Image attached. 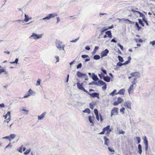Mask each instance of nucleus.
<instances>
[{"instance_id": "nucleus-45", "label": "nucleus", "mask_w": 155, "mask_h": 155, "mask_svg": "<svg viewBox=\"0 0 155 155\" xmlns=\"http://www.w3.org/2000/svg\"><path fill=\"white\" fill-rule=\"evenodd\" d=\"M89 105L90 108L91 109H93L94 108V105L93 104L90 103Z\"/></svg>"}, {"instance_id": "nucleus-37", "label": "nucleus", "mask_w": 155, "mask_h": 155, "mask_svg": "<svg viewBox=\"0 0 155 155\" xmlns=\"http://www.w3.org/2000/svg\"><path fill=\"white\" fill-rule=\"evenodd\" d=\"M22 111H24L25 112L24 113V114L25 115H27L28 114V111L24 109H22L21 110Z\"/></svg>"}, {"instance_id": "nucleus-54", "label": "nucleus", "mask_w": 155, "mask_h": 155, "mask_svg": "<svg viewBox=\"0 0 155 155\" xmlns=\"http://www.w3.org/2000/svg\"><path fill=\"white\" fill-rule=\"evenodd\" d=\"M82 58H89V57L87 55H81Z\"/></svg>"}, {"instance_id": "nucleus-23", "label": "nucleus", "mask_w": 155, "mask_h": 155, "mask_svg": "<svg viewBox=\"0 0 155 155\" xmlns=\"http://www.w3.org/2000/svg\"><path fill=\"white\" fill-rule=\"evenodd\" d=\"M94 117H92L91 116H89L88 117L89 120L91 123L93 124V120H94Z\"/></svg>"}, {"instance_id": "nucleus-56", "label": "nucleus", "mask_w": 155, "mask_h": 155, "mask_svg": "<svg viewBox=\"0 0 155 155\" xmlns=\"http://www.w3.org/2000/svg\"><path fill=\"white\" fill-rule=\"evenodd\" d=\"M117 65L119 66H121L122 65H124V63H121L120 62H118L117 64Z\"/></svg>"}, {"instance_id": "nucleus-27", "label": "nucleus", "mask_w": 155, "mask_h": 155, "mask_svg": "<svg viewBox=\"0 0 155 155\" xmlns=\"http://www.w3.org/2000/svg\"><path fill=\"white\" fill-rule=\"evenodd\" d=\"M108 150L110 152H111V154H114V150L113 148H111L110 147L108 148Z\"/></svg>"}, {"instance_id": "nucleus-4", "label": "nucleus", "mask_w": 155, "mask_h": 155, "mask_svg": "<svg viewBox=\"0 0 155 155\" xmlns=\"http://www.w3.org/2000/svg\"><path fill=\"white\" fill-rule=\"evenodd\" d=\"M130 75V76L128 77L129 79L131 78L132 77L139 78L140 76V74L139 72H134L131 73Z\"/></svg>"}, {"instance_id": "nucleus-20", "label": "nucleus", "mask_w": 155, "mask_h": 155, "mask_svg": "<svg viewBox=\"0 0 155 155\" xmlns=\"http://www.w3.org/2000/svg\"><path fill=\"white\" fill-rule=\"evenodd\" d=\"M105 34L108 35V37L110 38H111L112 37V36L111 34V33L110 31H107L105 32Z\"/></svg>"}, {"instance_id": "nucleus-47", "label": "nucleus", "mask_w": 155, "mask_h": 155, "mask_svg": "<svg viewBox=\"0 0 155 155\" xmlns=\"http://www.w3.org/2000/svg\"><path fill=\"white\" fill-rule=\"evenodd\" d=\"M101 70L105 74H107V72L103 68H101Z\"/></svg>"}, {"instance_id": "nucleus-21", "label": "nucleus", "mask_w": 155, "mask_h": 155, "mask_svg": "<svg viewBox=\"0 0 155 155\" xmlns=\"http://www.w3.org/2000/svg\"><path fill=\"white\" fill-rule=\"evenodd\" d=\"M134 140L135 141L137 142V143L139 144L140 142V139L139 137H135L134 138Z\"/></svg>"}, {"instance_id": "nucleus-63", "label": "nucleus", "mask_w": 155, "mask_h": 155, "mask_svg": "<svg viewBox=\"0 0 155 155\" xmlns=\"http://www.w3.org/2000/svg\"><path fill=\"white\" fill-rule=\"evenodd\" d=\"M56 19L57 20V23L58 24L60 21V19L59 17H57Z\"/></svg>"}, {"instance_id": "nucleus-18", "label": "nucleus", "mask_w": 155, "mask_h": 155, "mask_svg": "<svg viewBox=\"0 0 155 155\" xmlns=\"http://www.w3.org/2000/svg\"><path fill=\"white\" fill-rule=\"evenodd\" d=\"M125 90L124 89H122L120 90L116 94H120L123 95L124 94Z\"/></svg>"}, {"instance_id": "nucleus-16", "label": "nucleus", "mask_w": 155, "mask_h": 155, "mask_svg": "<svg viewBox=\"0 0 155 155\" xmlns=\"http://www.w3.org/2000/svg\"><path fill=\"white\" fill-rule=\"evenodd\" d=\"M25 18L24 20V21L25 22H28L29 20H31V17H29L27 15H26L25 14Z\"/></svg>"}, {"instance_id": "nucleus-55", "label": "nucleus", "mask_w": 155, "mask_h": 155, "mask_svg": "<svg viewBox=\"0 0 155 155\" xmlns=\"http://www.w3.org/2000/svg\"><path fill=\"white\" fill-rule=\"evenodd\" d=\"M120 104L118 102V101H115L114 103H113V105L114 106H116L117 105H118V104Z\"/></svg>"}, {"instance_id": "nucleus-57", "label": "nucleus", "mask_w": 155, "mask_h": 155, "mask_svg": "<svg viewBox=\"0 0 155 155\" xmlns=\"http://www.w3.org/2000/svg\"><path fill=\"white\" fill-rule=\"evenodd\" d=\"M130 62V61L129 60H127V61H126L124 63V65H126L127 64L129 63Z\"/></svg>"}, {"instance_id": "nucleus-41", "label": "nucleus", "mask_w": 155, "mask_h": 155, "mask_svg": "<svg viewBox=\"0 0 155 155\" xmlns=\"http://www.w3.org/2000/svg\"><path fill=\"white\" fill-rule=\"evenodd\" d=\"M30 96H31V95L29 94V93L28 92L25 96H24L23 98H27Z\"/></svg>"}, {"instance_id": "nucleus-49", "label": "nucleus", "mask_w": 155, "mask_h": 155, "mask_svg": "<svg viewBox=\"0 0 155 155\" xmlns=\"http://www.w3.org/2000/svg\"><path fill=\"white\" fill-rule=\"evenodd\" d=\"M79 38H78L76 39L75 40H74L71 41H70V42H76L78 41V40Z\"/></svg>"}, {"instance_id": "nucleus-36", "label": "nucleus", "mask_w": 155, "mask_h": 155, "mask_svg": "<svg viewBox=\"0 0 155 155\" xmlns=\"http://www.w3.org/2000/svg\"><path fill=\"white\" fill-rule=\"evenodd\" d=\"M135 41L136 42H139V43H142L143 42V40L142 39H140L139 40H138L137 39H134Z\"/></svg>"}, {"instance_id": "nucleus-48", "label": "nucleus", "mask_w": 155, "mask_h": 155, "mask_svg": "<svg viewBox=\"0 0 155 155\" xmlns=\"http://www.w3.org/2000/svg\"><path fill=\"white\" fill-rule=\"evenodd\" d=\"M11 117H9L6 120L4 121V123L6 122L7 123H8L11 120Z\"/></svg>"}, {"instance_id": "nucleus-31", "label": "nucleus", "mask_w": 155, "mask_h": 155, "mask_svg": "<svg viewBox=\"0 0 155 155\" xmlns=\"http://www.w3.org/2000/svg\"><path fill=\"white\" fill-rule=\"evenodd\" d=\"M118 58L119 61L121 62H123L124 61V60L122 57L120 56H118Z\"/></svg>"}, {"instance_id": "nucleus-46", "label": "nucleus", "mask_w": 155, "mask_h": 155, "mask_svg": "<svg viewBox=\"0 0 155 155\" xmlns=\"http://www.w3.org/2000/svg\"><path fill=\"white\" fill-rule=\"evenodd\" d=\"M117 45L122 50H123V46H122L121 45H120L119 43H117Z\"/></svg>"}, {"instance_id": "nucleus-32", "label": "nucleus", "mask_w": 155, "mask_h": 155, "mask_svg": "<svg viewBox=\"0 0 155 155\" xmlns=\"http://www.w3.org/2000/svg\"><path fill=\"white\" fill-rule=\"evenodd\" d=\"M12 139H13L15 138L16 137V135L14 134H11L9 136Z\"/></svg>"}, {"instance_id": "nucleus-1", "label": "nucleus", "mask_w": 155, "mask_h": 155, "mask_svg": "<svg viewBox=\"0 0 155 155\" xmlns=\"http://www.w3.org/2000/svg\"><path fill=\"white\" fill-rule=\"evenodd\" d=\"M56 46L59 50H63L64 51V45L62 44V42L58 40H57L55 42Z\"/></svg>"}, {"instance_id": "nucleus-34", "label": "nucleus", "mask_w": 155, "mask_h": 155, "mask_svg": "<svg viewBox=\"0 0 155 155\" xmlns=\"http://www.w3.org/2000/svg\"><path fill=\"white\" fill-rule=\"evenodd\" d=\"M41 81V80L40 79H38L36 83V85L37 86L40 85Z\"/></svg>"}, {"instance_id": "nucleus-25", "label": "nucleus", "mask_w": 155, "mask_h": 155, "mask_svg": "<svg viewBox=\"0 0 155 155\" xmlns=\"http://www.w3.org/2000/svg\"><path fill=\"white\" fill-rule=\"evenodd\" d=\"M100 58V56L97 54L94 55L93 57V58L94 60H98Z\"/></svg>"}, {"instance_id": "nucleus-43", "label": "nucleus", "mask_w": 155, "mask_h": 155, "mask_svg": "<svg viewBox=\"0 0 155 155\" xmlns=\"http://www.w3.org/2000/svg\"><path fill=\"white\" fill-rule=\"evenodd\" d=\"M54 58L56 60V62L59 61V57L58 56H57V55L55 56L54 57Z\"/></svg>"}, {"instance_id": "nucleus-62", "label": "nucleus", "mask_w": 155, "mask_h": 155, "mask_svg": "<svg viewBox=\"0 0 155 155\" xmlns=\"http://www.w3.org/2000/svg\"><path fill=\"white\" fill-rule=\"evenodd\" d=\"M107 30V28H103L101 30V32H103Z\"/></svg>"}, {"instance_id": "nucleus-29", "label": "nucleus", "mask_w": 155, "mask_h": 155, "mask_svg": "<svg viewBox=\"0 0 155 155\" xmlns=\"http://www.w3.org/2000/svg\"><path fill=\"white\" fill-rule=\"evenodd\" d=\"M83 111V112H84V113H87L88 114H89L90 113V110L89 108H86V109L84 110Z\"/></svg>"}, {"instance_id": "nucleus-58", "label": "nucleus", "mask_w": 155, "mask_h": 155, "mask_svg": "<svg viewBox=\"0 0 155 155\" xmlns=\"http://www.w3.org/2000/svg\"><path fill=\"white\" fill-rule=\"evenodd\" d=\"M119 134H124L125 133L124 131L122 130H120L119 131Z\"/></svg>"}, {"instance_id": "nucleus-2", "label": "nucleus", "mask_w": 155, "mask_h": 155, "mask_svg": "<svg viewBox=\"0 0 155 155\" xmlns=\"http://www.w3.org/2000/svg\"><path fill=\"white\" fill-rule=\"evenodd\" d=\"M43 35V34L38 35L34 33H33L29 38H31L32 37H33L32 38L34 40H36L41 38Z\"/></svg>"}, {"instance_id": "nucleus-39", "label": "nucleus", "mask_w": 155, "mask_h": 155, "mask_svg": "<svg viewBox=\"0 0 155 155\" xmlns=\"http://www.w3.org/2000/svg\"><path fill=\"white\" fill-rule=\"evenodd\" d=\"M3 72L4 73V74L5 75V77H8L9 76L8 72L7 71H5V70Z\"/></svg>"}, {"instance_id": "nucleus-24", "label": "nucleus", "mask_w": 155, "mask_h": 155, "mask_svg": "<svg viewBox=\"0 0 155 155\" xmlns=\"http://www.w3.org/2000/svg\"><path fill=\"white\" fill-rule=\"evenodd\" d=\"M93 74L94 75L92 78L93 80L95 81H97L98 79V78H97V76L94 75V73Z\"/></svg>"}, {"instance_id": "nucleus-26", "label": "nucleus", "mask_w": 155, "mask_h": 155, "mask_svg": "<svg viewBox=\"0 0 155 155\" xmlns=\"http://www.w3.org/2000/svg\"><path fill=\"white\" fill-rule=\"evenodd\" d=\"M137 13H139L140 14V17H141L143 18V19H144L145 18V17L144 15L141 13L139 11H137Z\"/></svg>"}, {"instance_id": "nucleus-22", "label": "nucleus", "mask_w": 155, "mask_h": 155, "mask_svg": "<svg viewBox=\"0 0 155 155\" xmlns=\"http://www.w3.org/2000/svg\"><path fill=\"white\" fill-rule=\"evenodd\" d=\"M28 92L31 95H34L35 94V92H33L31 89H29Z\"/></svg>"}, {"instance_id": "nucleus-35", "label": "nucleus", "mask_w": 155, "mask_h": 155, "mask_svg": "<svg viewBox=\"0 0 155 155\" xmlns=\"http://www.w3.org/2000/svg\"><path fill=\"white\" fill-rule=\"evenodd\" d=\"M89 85H91V84H95L97 85H99V84L96 82H94L93 81L91 82L90 83H89Z\"/></svg>"}, {"instance_id": "nucleus-40", "label": "nucleus", "mask_w": 155, "mask_h": 155, "mask_svg": "<svg viewBox=\"0 0 155 155\" xmlns=\"http://www.w3.org/2000/svg\"><path fill=\"white\" fill-rule=\"evenodd\" d=\"M139 21V23L141 24L143 26H144V24L143 23L141 19H138Z\"/></svg>"}, {"instance_id": "nucleus-15", "label": "nucleus", "mask_w": 155, "mask_h": 155, "mask_svg": "<svg viewBox=\"0 0 155 155\" xmlns=\"http://www.w3.org/2000/svg\"><path fill=\"white\" fill-rule=\"evenodd\" d=\"M104 144L106 146H108L109 145V140L106 137L104 136Z\"/></svg>"}, {"instance_id": "nucleus-61", "label": "nucleus", "mask_w": 155, "mask_h": 155, "mask_svg": "<svg viewBox=\"0 0 155 155\" xmlns=\"http://www.w3.org/2000/svg\"><path fill=\"white\" fill-rule=\"evenodd\" d=\"M6 115H7V116H8L9 117H11V116L10 115V111H8Z\"/></svg>"}, {"instance_id": "nucleus-51", "label": "nucleus", "mask_w": 155, "mask_h": 155, "mask_svg": "<svg viewBox=\"0 0 155 155\" xmlns=\"http://www.w3.org/2000/svg\"><path fill=\"white\" fill-rule=\"evenodd\" d=\"M150 44L152 45L153 46L155 45V40L152 41H150Z\"/></svg>"}, {"instance_id": "nucleus-19", "label": "nucleus", "mask_w": 155, "mask_h": 155, "mask_svg": "<svg viewBox=\"0 0 155 155\" xmlns=\"http://www.w3.org/2000/svg\"><path fill=\"white\" fill-rule=\"evenodd\" d=\"M104 80L107 82H109L110 81V78L108 76L104 77Z\"/></svg>"}, {"instance_id": "nucleus-53", "label": "nucleus", "mask_w": 155, "mask_h": 155, "mask_svg": "<svg viewBox=\"0 0 155 155\" xmlns=\"http://www.w3.org/2000/svg\"><path fill=\"white\" fill-rule=\"evenodd\" d=\"M81 66H82V64H81V63H80L77 66V69L80 68H81Z\"/></svg>"}, {"instance_id": "nucleus-5", "label": "nucleus", "mask_w": 155, "mask_h": 155, "mask_svg": "<svg viewBox=\"0 0 155 155\" xmlns=\"http://www.w3.org/2000/svg\"><path fill=\"white\" fill-rule=\"evenodd\" d=\"M83 84V83L81 84L79 82H78L77 84V87L80 90L83 91L86 93L87 92V91L82 86Z\"/></svg>"}, {"instance_id": "nucleus-28", "label": "nucleus", "mask_w": 155, "mask_h": 155, "mask_svg": "<svg viewBox=\"0 0 155 155\" xmlns=\"http://www.w3.org/2000/svg\"><path fill=\"white\" fill-rule=\"evenodd\" d=\"M98 82V84H99L101 85H104L106 84L105 82L101 80H99Z\"/></svg>"}, {"instance_id": "nucleus-10", "label": "nucleus", "mask_w": 155, "mask_h": 155, "mask_svg": "<svg viewBox=\"0 0 155 155\" xmlns=\"http://www.w3.org/2000/svg\"><path fill=\"white\" fill-rule=\"evenodd\" d=\"M118 109L117 108H114L111 111V116H112L113 115H117L118 113Z\"/></svg>"}, {"instance_id": "nucleus-7", "label": "nucleus", "mask_w": 155, "mask_h": 155, "mask_svg": "<svg viewBox=\"0 0 155 155\" xmlns=\"http://www.w3.org/2000/svg\"><path fill=\"white\" fill-rule=\"evenodd\" d=\"M109 52V51L107 49H106L104 51H102L101 53V58H103L104 57L107 56Z\"/></svg>"}, {"instance_id": "nucleus-12", "label": "nucleus", "mask_w": 155, "mask_h": 155, "mask_svg": "<svg viewBox=\"0 0 155 155\" xmlns=\"http://www.w3.org/2000/svg\"><path fill=\"white\" fill-rule=\"evenodd\" d=\"M131 83L132 84V85H131L130 87L128 89V92L129 93V94H130V92L131 91H132L134 89L133 86L134 85H135L136 83L134 81H132Z\"/></svg>"}, {"instance_id": "nucleus-38", "label": "nucleus", "mask_w": 155, "mask_h": 155, "mask_svg": "<svg viewBox=\"0 0 155 155\" xmlns=\"http://www.w3.org/2000/svg\"><path fill=\"white\" fill-rule=\"evenodd\" d=\"M98 75L101 79H102L103 78H104V76L103 74L102 73H101V74H99Z\"/></svg>"}, {"instance_id": "nucleus-8", "label": "nucleus", "mask_w": 155, "mask_h": 155, "mask_svg": "<svg viewBox=\"0 0 155 155\" xmlns=\"http://www.w3.org/2000/svg\"><path fill=\"white\" fill-rule=\"evenodd\" d=\"M131 102L130 101H128L127 102H125L124 104V106L126 107L127 108L131 109Z\"/></svg>"}, {"instance_id": "nucleus-9", "label": "nucleus", "mask_w": 155, "mask_h": 155, "mask_svg": "<svg viewBox=\"0 0 155 155\" xmlns=\"http://www.w3.org/2000/svg\"><path fill=\"white\" fill-rule=\"evenodd\" d=\"M110 126L108 125L103 129L105 132L106 131V134H109L111 131V130L110 129Z\"/></svg>"}, {"instance_id": "nucleus-14", "label": "nucleus", "mask_w": 155, "mask_h": 155, "mask_svg": "<svg viewBox=\"0 0 155 155\" xmlns=\"http://www.w3.org/2000/svg\"><path fill=\"white\" fill-rule=\"evenodd\" d=\"M46 112H44L41 115L38 116V119L39 120H41L43 119L45 114H46Z\"/></svg>"}, {"instance_id": "nucleus-17", "label": "nucleus", "mask_w": 155, "mask_h": 155, "mask_svg": "<svg viewBox=\"0 0 155 155\" xmlns=\"http://www.w3.org/2000/svg\"><path fill=\"white\" fill-rule=\"evenodd\" d=\"M138 152L140 154H141L142 153V147L140 144H139L138 145Z\"/></svg>"}, {"instance_id": "nucleus-3", "label": "nucleus", "mask_w": 155, "mask_h": 155, "mask_svg": "<svg viewBox=\"0 0 155 155\" xmlns=\"http://www.w3.org/2000/svg\"><path fill=\"white\" fill-rule=\"evenodd\" d=\"M58 14L56 13H54L52 14H51L47 15V16L46 17L42 19V20H49L51 18H53L55 16H58Z\"/></svg>"}, {"instance_id": "nucleus-33", "label": "nucleus", "mask_w": 155, "mask_h": 155, "mask_svg": "<svg viewBox=\"0 0 155 155\" xmlns=\"http://www.w3.org/2000/svg\"><path fill=\"white\" fill-rule=\"evenodd\" d=\"M31 149H28L26 151L24 152V154L25 155L28 154L30 153V152L31 151Z\"/></svg>"}, {"instance_id": "nucleus-60", "label": "nucleus", "mask_w": 155, "mask_h": 155, "mask_svg": "<svg viewBox=\"0 0 155 155\" xmlns=\"http://www.w3.org/2000/svg\"><path fill=\"white\" fill-rule=\"evenodd\" d=\"M107 85H106V84L104 85V86H103L102 87V88L103 90H105L106 89Z\"/></svg>"}, {"instance_id": "nucleus-59", "label": "nucleus", "mask_w": 155, "mask_h": 155, "mask_svg": "<svg viewBox=\"0 0 155 155\" xmlns=\"http://www.w3.org/2000/svg\"><path fill=\"white\" fill-rule=\"evenodd\" d=\"M5 107V106L4 104L2 103V104H0V108H4Z\"/></svg>"}, {"instance_id": "nucleus-52", "label": "nucleus", "mask_w": 155, "mask_h": 155, "mask_svg": "<svg viewBox=\"0 0 155 155\" xmlns=\"http://www.w3.org/2000/svg\"><path fill=\"white\" fill-rule=\"evenodd\" d=\"M94 113H95V115L98 114V110L96 109H94Z\"/></svg>"}, {"instance_id": "nucleus-42", "label": "nucleus", "mask_w": 155, "mask_h": 155, "mask_svg": "<svg viewBox=\"0 0 155 155\" xmlns=\"http://www.w3.org/2000/svg\"><path fill=\"white\" fill-rule=\"evenodd\" d=\"M135 25L137 26V27L138 28L137 30L138 31H139L141 29V28L139 27V25L137 22H136Z\"/></svg>"}, {"instance_id": "nucleus-50", "label": "nucleus", "mask_w": 155, "mask_h": 155, "mask_svg": "<svg viewBox=\"0 0 155 155\" xmlns=\"http://www.w3.org/2000/svg\"><path fill=\"white\" fill-rule=\"evenodd\" d=\"M143 20L145 23H146L147 25H148V23L147 22V20L145 19H145H143Z\"/></svg>"}, {"instance_id": "nucleus-30", "label": "nucleus", "mask_w": 155, "mask_h": 155, "mask_svg": "<svg viewBox=\"0 0 155 155\" xmlns=\"http://www.w3.org/2000/svg\"><path fill=\"white\" fill-rule=\"evenodd\" d=\"M117 101L119 104H120L123 101V100L120 97H118Z\"/></svg>"}, {"instance_id": "nucleus-6", "label": "nucleus", "mask_w": 155, "mask_h": 155, "mask_svg": "<svg viewBox=\"0 0 155 155\" xmlns=\"http://www.w3.org/2000/svg\"><path fill=\"white\" fill-rule=\"evenodd\" d=\"M143 142L145 145V150L147 151L148 149V143L147 138L145 136L144 137Z\"/></svg>"}, {"instance_id": "nucleus-64", "label": "nucleus", "mask_w": 155, "mask_h": 155, "mask_svg": "<svg viewBox=\"0 0 155 155\" xmlns=\"http://www.w3.org/2000/svg\"><path fill=\"white\" fill-rule=\"evenodd\" d=\"M18 61V59L16 58L15 60V61L12 62V63H17Z\"/></svg>"}, {"instance_id": "nucleus-44", "label": "nucleus", "mask_w": 155, "mask_h": 155, "mask_svg": "<svg viewBox=\"0 0 155 155\" xmlns=\"http://www.w3.org/2000/svg\"><path fill=\"white\" fill-rule=\"evenodd\" d=\"M125 110V108L124 107H122L120 109V112L122 113L123 114L124 113V111Z\"/></svg>"}, {"instance_id": "nucleus-11", "label": "nucleus", "mask_w": 155, "mask_h": 155, "mask_svg": "<svg viewBox=\"0 0 155 155\" xmlns=\"http://www.w3.org/2000/svg\"><path fill=\"white\" fill-rule=\"evenodd\" d=\"M91 97L93 98L97 97V98L99 99V94L97 93H93L92 94H90L89 92L87 91V92H86Z\"/></svg>"}, {"instance_id": "nucleus-13", "label": "nucleus", "mask_w": 155, "mask_h": 155, "mask_svg": "<svg viewBox=\"0 0 155 155\" xmlns=\"http://www.w3.org/2000/svg\"><path fill=\"white\" fill-rule=\"evenodd\" d=\"M77 75L78 77L79 78H81L83 77H86V74L81 72L79 71H78L77 72Z\"/></svg>"}]
</instances>
